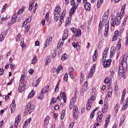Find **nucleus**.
I'll use <instances>...</instances> for the list:
<instances>
[{"label": "nucleus", "mask_w": 128, "mask_h": 128, "mask_svg": "<svg viewBox=\"0 0 128 128\" xmlns=\"http://www.w3.org/2000/svg\"><path fill=\"white\" fill-rule=\"evenodd\" d=\"M122 17L120 16H116L115 18H112L110 21V24L114 28L116 26H118L120 24V18Z\"/></svg>", "instance_id": "1"}, {"label": "nucleus", "mask_w": 128, "mask_h": 128, "mask_svg": "<svg viewBox=\"0 0 128 128\" xmlns=\"http://www.w3.org/2000/svg\"><path fill=\"white\" fill-rule=\"evenodd\" d=\"M34 108L32 106V102H29L26 108L24 116H26L28 112L30 114H32V112H34Z\"/></svg>", "instance_id": "2"}, {"label": "nucleus", "mask_w": 128, "mask_h": 128, "mask_svg": "<svg viewBox=\"0 0 128 128\" xmlns=\"http://www.w3.org/2000/svg\"><path fill=\"white\" fill-rule=\"evenodd\" d=\"M50 90H48V86H47L46 87H44L42 88L40 94L38 97V100H42L44 98V94L45 92H48Z\"/></svg>", "instance_id": "3"}, {"label": "nucleus", "mask_w": 128, "mask_h": 128, "mask_svg": "<svg viewBox=\"0 0 128 128\" xmlns=\"http://www.w3.org/2000/svg\"><path fill=\"white\" fill-rule=\"evenodd\" d=\"M80 112H78V108L76 106H74L73 107V116L74 120H78V118Z\"/></svg>", "instance_id": "4"}, {"label": "nucleus", "mask_w": 128, "mask_h": 128, "mask_svg": "<svg viewBox=\"0 0 128 128\" xmlns=\"http://www.w3.org/2000/svg\"><path fill=\"white\" fill-rule=\"evenodd\" d=\"M26 82H22L19 84V86L18 88V92H22L24 89L26 88Z\"/></svg>", "instance_id": "5"}, {"label": "nucleus", "mask_w": 128, "mask_h": 128, "mask_svg": "<svg viewBox=\"0 0 128 128\" xmlns=\"http://www.w3.org/2000/svg\"><path fill=\"white\" fill-rule=\"evenodd\" d=\"M72 32L75 34L76 38H80L82 36V30L80 29L76 30L74 28H70Z\"/></svg>", "instance_id": "6"}, {"label": "nucleus", "mask_w": 128, "mask_h": 128, "mask_svg": "<svg viewBox=\"0 0 128 128\" xmlns=\"http://www.w3.org/2000/svg\"><path fill=\"white\" fill-rule=\"evenodd\" d=\"M97 114L96 121L98 122L99 124H100L102 122V118H104V114H102V113L100 111L98 112Z\"/></svg>", "instance_id": "7"}, {"label": "nucleus", "mask_w": 128, "mask_h": 128, "mask_svg": "<svg viewBox=\"0 0 128 128\" xmlns=\"http://www.w3.org/2000/svg\"><path fill=\"white\" fill-rule=\"evenodd\" d=\"M112 64V60L109 59L106 60V58H104V62L103 64L104 68H108Z\"/></svg>", "instance_id": "8"}, {"label": "nucleus", "mask_w": 128, "mask_h": 128, "mask_svg": "<svg viewBox=\"0 0 128 128\" xmlns=\"http://www.w3.org/2000/svg\"><path fill=\"white\" fill-rule=\"evenodd\" d=\"M108 16L106 15V13L104 14V16L102 17L103 21L100 22L98 28H102V26H104V24L106 22V20H108Z\"/></svg>", "instance_id": "9"}, {"label": "nucleus", "mask_w": 128, "mask_h": 128, "mask_svg": "<svg viewBox=\"0 0 128 128\" xmlns=\"http://www.w3.org/2000/svg\"><path fill=\"white\" fill-rule=\"evenodd\" d=\"M60 16V6H57L55 8L54 16Z\"/></svg>", "instance_id": "10"}, {"label": "nucleus", "mask_w": 128, "mask_h": 128, "mask_svg": "<svg viewBox=\"0 0 128 128\" xmlns=\"http://www.w3.org/2000/svg\"><path fill=\"white\" fill-rule=\"evenodd\" d=\"M128 54H125L123 56V59H122V65L123 64L125 68H126V64H128Z\"/></svg>", "instance_id": "11"}, {"label": "nucleus", "mask_w": 128, "mask_h": 128, "mask_svg": "<svg viewBox=\"0 0 128 128\" xmlns=\"http://www.w3.org/2000/svg\"><path fill=\"white\" fill-rule=\"evenodd\" d=\"M10 110L12 114L16 111V100H13L12 104L10 105Z\"/></svg>", "instance_id": "12"}, {"label": "nucleus", "mask_w": 128, "mask_h": 128, "mask_svg": "<svg viewBox=\"0 0 128 128\" xmlns=\"http://www.w3.org/2000/svg\"><path fill=\"white\" fill-rule=\"evenodd\" d=\"M72 8L70 9V14H74V12H76V8H78V5H76V2H74V4H72Z\"/></svg>", "instance_id": "13"}, {"label": "nucleus", "mask_w": 128, "mask_h": 128, "mask_svg": "<svg viewBox=\"0 0 128 128\" xmlns=\"http://www.w3.org/2000/svg\"><path fill=\"white\" fill-rule=\"evenodd\" d=\"M108 28H110V24L108 22H107L105 24V32H104V36H108Z\"/></svg>", "instance_id": "14"}, {"label": "nucleus", "mask_w": 128, "mask_h": 128, "mask_svg": "<svg viewBox=\"0 0 128 128\" xmlns=\"http://www.w3.org/2000/svg\"><path fill=\"white\" fill-rule=\"evenodd\" d=\"M88 82H85L83 85V88L82 90L81 94H84V92L88 88Z\"/></svg>", "instance_id": "15"}, {"label": "nucleus", "mask_w": 128, "mask_h": 128, "mask_svg": "<svg viewBox=\"0 0 128 128\" xmlns=\"http://www.w3.org/2000/svg\"><path fill=\"white\" fill-rule=\"evenodd\" d=\"M52 38L50 36H49L48 38L46 41V42L44 44V48H46L50 46V44L52 42Z\"/></svg>", "instance_id": "16"}, {"label": "nucleus", "mask_w": 128, "mask_h": 128, "mask_svg": "<svg viewBox=\"0 0 128 128\" xmlns=\"http://www.w3.org/2000/svg\"><path fill=\"white\" fill-rule=\"evenodd\" d=\"M96 92L94 91H92L91 96L89 98L90 102H94V100H96Z\"/></svg>", "instance_id": "17"}, {"label": "nucleus", "mask_w": 128, "mask_h": 128, "mask_svg": "<svg viewBox=\"0 0 128 128\" xmlns=\"http://www.w3.org/2000/svg\"><path fill=\"white\" fill-rule=\"evenodd\" d=\"M60 98L64 100V102H66V93L64 92H62L60 94Z\"/></svg>", "instance_id": "18"}, {"label": "nucleus", "mask_w": 128, "mask_h": 128, "mask_svg": "<svg viewBox=\"0 0 128 128\" xmlns=\"http://www.w3.org/2000/svg\"><path fill=\"white\" fill-rule=\"evenodd\" d=\"M92 103L91 102H90V99L88 100L87 101V104L86 105V108L88 110H90L92 108Z\"/></svg>", "instance_id": "19"}, {"label": "nucleus", "mask_w": 128, "mask_h": 128, "mask_svg": "<svg viewBox=\"0 0 128 128\" xmlns=\"http://www.w3.org/2000/svg\"><path fill=\"white\" fill-rule=\"evenodd\" d=\"M108 48H106L105 50L103 52V59L102 60L104 62V58H106V56L108 55Z\"/></svg>", "instance_id": "20"}, {"label": "nucleus", "mask_w": 128, "mask_h": 128, "mask_svg": "<svg viewBox=\"0 0 128 128\" xmlns=\"http://www.w3.org/2000/svg\"><path fill=\"white\" fill-rule=\"evenodd\" d=\"M84 8L88 12H90V4L86 2L84 4Z\"/></svg>", "instance_id": "21"}, {"label": "nucleus", "mask_w": 128, "mask_h": 128, "mask_svg": "<svg viewBox=\"0 0 128 128\" xmlns=\"http://www.w3.org/2000/svg\"><path fill=\"white\" fill-rule=\"evenodd\" d=\"M93 62H96L98 60V50H96L94 51V54L92 56Z\"/></svg>", "instance_id": "22"}, {"label": "nucleus", "mask_w": 128, "mask_h": 128, "mask_svg": "<svg viewBox=\"0 0 128 128\" xmlns=\"http://www.w3.org/2000/svg\"><path fill=\"white\" fill-rule=\"evenodd\" d=\"M126 89H124L123 92H122V100L120 102V104H122V102H124V96H126Z\"/></svg>", "instance_id": "23"}, {"label": "nucleus", "mask_w": 128, "mask_h": 128, "mask_svg": "<svg viewBox=\"0 0 128 128\" xmlns=\"http://www.w3.org/2000/svg\"><path fill=\"white\" fill-rule=\"evenodd\" d=\"M124 104V106L122 107V110H124L126 108H128V98L125 100Z\"/></svg>", "instance_id": "24"}, {"label": "nucleus", "mask_w": 128, "mask_h": 128, "mask_svg": "<svg viewBox=\"0 0 128 128\" xmlns=\"http://www.w3.org/2000/svg\"><path fill=\"white\" fill-rule=\"evenodd\" d=\"M112 82V78H110L107 77L105 78L104 80V84H108V85L110 86V82Z\"/></svg>", "instance_id": "25"}, {"label": "nucleus", "mask_w": 128, "mask_h": 128, "mask_svg": "<svg viewBox=\"0 0 128 128\" xmlns=\"http://www.w3.org/2000/svg\"><path fill=\"white\" fill-rule=\"evenodd\" d=\"M30 122H32V118L26 120L24 124L23 125V128H26V126H28V124Z\"/></svg>", "instance_id": "26"}, {"label": "nucleus", "mask_w": 128, "mask_h": 128, "mask_svg": "<svg viewBox=\"0 0 128 128\" xmlns=\"http://www.w3.org/2000/svg\"><path fill=\"white\" fill-rule=\"evenodd\" d=\"M108 109V106L106 104H104V106L103 108L102 109V112L104 114H106V110Z\"/></svg>", "instance_id": "27"}, {"label": "nucleus", "mask_w": 128, "mask_h": 128, "mask_svg": "<svg viewBox=\"0 0 128 128\" xmlns=\"http://www.w3.org/2000/svg\"><path fill=\"white\" fill-rule=\"evenodd\" d=\"M18 18V17L16 16H15L14 15L12 16V20H11V22L12 24H14L16 22V19Z\"/></svg>", "instance_id": "28"}, {"label": "nucleus", "mask_w": 128, "mask_h": 128, "mask_svg": "<svg viewBox=\"0 0 128 128\" xmlns=\"http://www.w3.org/2000/svg\"><path fill=\"white\" fill-rule=\"evenodd\" d=\"M34 91L32 90L30 94H28V98H34Z\"/></svg>", "instance_id": "29"}, {"label": "nucleus", "mask_w": 128, "mask_h": 128, "mask_svg": "<svg viewBox=\"0 0 128 128\" xmlns=\"http://www.w3.org/2000/svg\"><path fill=\"white\" fill-rule=\"evenodd\" d=\"M40 78H38V80H36L34 82L33 84H35V88H36L38 86V84H40Z\"/></svg>", "instance_id": "30"}, {"label": "nucleus", "mask_w": 128, "mask_h": 128, "mask_svg": "<svg viewBox=\"0 0 128 128\" xmlns=\"http://www.w3.org/2000/svg\"><path fill=\"white\" fill-rule=\"evenodd\" d=\"M120 109V104H117L114 108V114H118V110Z\"/></svg>", "instance_id": "31"}, {"label": "nucleus", "mask_w": 128, "mask_h": 128, "mask_svg": "<svg viewBox=\"0 0 128 128\" xmlns=\"http://www.w3.org/2000/svg\"><path fill=\"white\" fill-rule=\"evenodd\" d=\"M94 72L92 71V69L90 70L88 74V78H92V76H94Z\"/></svg>", "instance_id": "32"}, {"label": "nucleus", "mask_w": 128, "mask_h": 128, "mask_svg": "<svg viewBox=\"0 0 128 128\" xmlns=\"http://www.w3.org/2000/svg\"><path fill=\"white\" fill-rule=\"evenodd\" d=\"M64 116H66V110H62L61 112V116H60L61 120H64Z\"/></svg>", "instance_id": "33"}, {"label": "nucleus", "mask_w": 128, "mask_h": 128, "mask_svg": "<svg viewBox=\"0 0 128 128\" xmlns=\"http://www.w3.org/2000/svg\"><path fill=\"white\" fill-rule=\"evenodd\" d=\"M34 0H32L29 6V10H32V6H34Z\"/></svg>", "instance_id": "34"}, {"label": "nucleus", "mask_w": 128, "mask_h": 128, "mask_svg": "<svg viewBox=\"0 0 128 128\" xmlns=\"http://www.w3.org/2000/svg\"><path fill=\"white\" fill-rule=\"evenodd\" d=\"M26 8V6H22L20 9L19 10L18 12V14H22V12H24V10Z\"/></svg>", "instance_id": "35"}, {"label": "nucleus", "mask_w": 128, "mask_h": 128, "mask_svg": "<svg viewBox=\"0 0 128 128\" xmlns=\"http://www.w3.org/2000/svg\"><path fill=\"white\" fill-rule=\"evenodd\" d=\"M48 120H50V117L47 116L44 120V124H48Z\"/></svg>", "instance_id": "36"}, {"label": "nucleus", "mask_w": 128, "mask_h": 128, "mask_svg": "<svg viewBox=\"0 0 128 128\" xmlns=\"http://www.w3.org/2000/svg\"><path fill=\"white\" fill-rule=\"evenodd\" d=\"M62 44H64V42H62V40H60L59 42L58 43V44L57 46V48H60Z\"/></svg>", "instance_id": "37"}, {"label": "nucleus", "mask_w": 128, "mask_h": 128, "mask_svg": "<svg viewBox=\"0 0 128 128\" xmlns=\"http://www.w3.org/2000/svg\"><path fill=\"white\" fill-rule=\"evenodd\" d=\"M124 117L122 116L120 119V123L119 126H122L124 122Z\"/></svg>", "instance_id": "38"}, {"label": "nucleus", "mask_w": 128, "mask_h": 128, "mask_svg": "<svg viewBox=\"0 0 128 128\" xmlns=\"http://www.w3.org/2000/svg\"><path fill=\"white\" fill-rule=\"evenodd\" d=\"M68 58V56L66 54H64L62 55V60H66Z\"/></svg>", "instance_id": "39"}, {"label": "nucleus", "mask_w": 128, "mask_h": 128, "mask_svg": "<svg viewBox=\"0 0 128 128\" xmlns=\"http://www.w3.org/2000/svg\"><path fill=\"white\" fill-rule=\"evenodd\" d=\"M72 46L74 48H80V45H78V42H72Z\"/></svg>", "instance_id": "40"}, {"label": "nucleus", "mask_w": 128, "mask_h": 128, "mask_svg": "<svg viewBox=\"0 0 128 128\" xmlns=\"http://www.w3.org/2000/svg\"><path fill=\"white\" fill-rule=\"evenodd\" d=\"M38 62V58H36V56H34V58L32 60V64H34L36 62Z\"/></svg>", "instance_id": "41"}, {"label": "nucleus", "mask_w": 128, "mask_h": 128, "mask_svg": "<svg viewBox=\"0 0 128 128\" xmlns=\"http://www.w3.org/2000/svg\"><path fill=\"white\" fill-rule=\"evenodd\" d=\"M30 28V25L28 24L25 27L24 32H28V30Z\"/></svg>", "instance_id": "42"}, {"label": "nucleus", "mask_w": 128, "mask_h": 128, "mask_svg": "<svg viewBox=\"0 0 128 128\" xmlns=\"http://www.w3.org/2000/svg\"><path fill=\"white\" fill-rule=\"evenodd\" d=\"M68 74H65L64 76V82H68Z\"/></svg>", "instance_id": "43"}, {"label": "nucleus", "mask_w": 128, "mask_h": 128, "mask_svg": "<svg viewBox=\"0 0 128 128\" xmlns=\"http://www.w3.org/2000/svg\"><path fill=\"white\" fill-rule=\"evenodd\" d=\"M70 22H72V20H70V18L68 19V20H66V26H68L69 24H70Z\"/></svg>", "instance_id": "44"}, {"label": "nucleus", "mask_w": 128, "mask_h": 128, "mask_svg": "<svg viewBox=\"0 0 128 128\" xmlns=\"http://www.w3.org/2000/svg\"><path fill=\"white\" fill-rule=\"evenodd\" d=\"M110 78H112L114 77V70H110Z\"/></svg>", "instance_id": "45"}, {"label": "nucleus", "mask_w": 128, "mask_h": 128, "mask_svg": "<svg viewBox=\"0 0 128 128\" xmlns=\"http://www.w3.org/2000/svg\"><path fill=\"white\" fill-rule=\"evenodd\" d=\"M16 42H18V40H20V34H18V36H16Z\"/></svg>", "instance_id": "46"}, {"label": "nucleus", "mask_w": 128, "mask_h": 128, "mask_svg": "<svg viewBox=\"0 0 128 128\" xmlns=\"http://www.w3.org/2000/svg\"><path fill=\"white\" fill-rule=\"evenodd\" d=\"M24 78H25L24 74H22L20 80V82H24Z\"/></svg>", "instance_id": "47"}, {"label": "nucleus", "mask_w": 128, "mask_h": 128, "mask_svg": "<svg viewBox=\"0 0 128 128\" xmlns=\"http://www.w3.org/2000/svg\"><path fill=\"white\" fill-rule=\"evenodd\" d=\"M16 122H20V116L18 115L17 116V117L16 118Z\"/></svg>", "instance_id": "48"}, {"label": "nucleus", "mask_w": 128, "mask_h": 128, "mask_svg": "<svg viewBox=\"0 0 128 128\" xmlns=\"http://www.w3.org/2000/svg\"><path fill=\"white\" fill-rule=\"evenodd\" d=\"M62 69V65H59L58 67V69H57V72H60V70Z\"/></svg>", "instance_id": "49"}, {"label": "nucleus", "mask_w": 128, "mask_h": 128, "mask_svg": "<svg viewBox=\"0 0 128 128\" xmlns=\"http://www.w3.org/2000/svg\"><path fill=\"white\" fill-rule=\"evenodd\" d=\"M74 103L72 102H71L69 106L70 110H72V108L74 107Z\"/></svg>", "instance_id": "50"}, {"label": "nucleus", "mask_w": 128, "mask_h": 128, "mask_svg": "<svg viewBox=\"0 0 128 128\" xmlns=\"http://www.w3.org/2000/svg\"><path fill=\"white\" fill-rule=\"evenodd\" d=\"M6 8H8V4H5L2 10V12H4L6 10Z\"/></svg>", "instance_id": "51"}, {"label": "nucleus", "mask_w": 128, "mask_h": 128, "mask_svg": "<svg viewBox=\"0 0 128 128\" xmlns=\"http://www.w3.org/2000/svg\"><path fill=\"white\" fill-rule=\"evenodd\" d=\"M50 62V58H47V59L46 60V62H45V66H48V64L49 62Z\"/></svg>", "instance_id": "52"}, {"label": "nucleus", "mask_w": 128, "mask_h": 128, "mask_svg": "<svg viewBox=\"0 0 128 128\" xmlns=\"http://www.w3.org/2000/svg\"><path fill=\"white\" fill-rule=\"evenodd\" d=\"M64 16H66V10H64L62 13L61 18H64Z\"/></svg>", "instance_id": "53"}, {"label": "nucleus", "mask_w": 128, "mask_h": 128, "mask_svg": "<svg viewBox=\"0 0 128 128\" xmlns=\"http://www.w3.org/2000/svg\"><path fill=\"white\" fill-rule=\"evenodd\" d=\"M108 92H112V86H110V84L109 85V87L108 88Z\"/></svg>", "instance_id": "54"}, {"label": "nucleus", "mask_w": 128, "mask_h": 128, "mask_svg": "<svg viewBox=\"0 0 128 128\" xmlns=\"http://www.w3.org/2000/svg\"><path fill=\"white\" fill-rule=\"evenodd\" d=\"M128 16L126 17V18H125L124 19V22H122L123 26L126 25V21L128 20Z\"/></svg>", "instance_id": "55"}, {"label": "nucleus", "mask_w": 128, "mask_h": 128, "mask_svg": "<svg viewBox=\"0 0 128 128\" xmlns=\"http://www.w3.org/2000/svg\"><path fill=\"white\" fill-rule=\"evenodd\" d=\"M76 95H74V96L72 98V99L71 100V102H76Z\"/></svg>", "instance_id": "56"}, {"label": "nucleus", "mask_w": 128, "mask_h": 128, "mask_svg": "<svg viewBox=\"0 0 128 128\" xmlns=\"http://www.w3.org/2000/svg\"><path fill=\"white\" fill-rule=\"evenodd\" d=\"M4 33H2L1 35L0 36V42L2 40H4Z\"/></svg>", "instance_id": "57"}, {"label": "nucleus", "mask_w": 128, "mask_h": 128, "mask_svg": "<svg viewBox=\"0 0 128 128\" xmlns=\"http://www.w3.org/2000/svg\"><path fill=\"white\" fill-rule=\"evenodd\" d=\"M112 92H108V94H107V96L109 98H112Z\"/></svg>", "instance_id": "58"}, {"label": "nucleus", "mask_w": 128, "mask_h": 128, "mask_svg": "<svg viewBox=\"0 0 128 128\" xmlns=\"http://www.w3.org/2000/svg\"><path fill=\"white\" fill-rule=\"evenodd\" d=\"M4 72V70L3 68H0V75L2 76Z\"/></svg>", "instance_id": "59"}, {"label": "nucleus", "mask_w": 128, "mask_h": 128, "mask_svg": "<svg viewBox=\"0 0 128 128\" xmlns=\"http://www.w3.org/2000/svg\"><path fill=\"white\" fill-rule=\"evenodd\" d=\"M69 74H70V78H72V80H74V74H72L70 72H69Z\"/></svg>", "instance_id": "60"}, {"label": "nucleus", "mask_w": 128, "mask_h": 128, "mask_svg": "<svg viewBox=\"0 0 128 128\" xmlns=\"http://www.w3.org/2000/svg\"><path fill=\"white\" fill-rule=\"evenodd\" d=\"M56 98H52L51 100V102L52 104H56Z\"/></svg>", "instance_id": "61"}, {"label": "nucleus", "mask_w": 128, "mask_h": 128, "mask_svg": "<svg viewBox=\"0 0 128 128\" xmlns=\"http://www.w3.org/2000/svg\"><path fill=\"white\" fill-rule=\"evenodd\" d=\"M94 112H92L90 115V118H94Z\"/></svg>", "instance_id": "62"}, {"label": "nucleus", "mask_w": 128, "mask_h": 128, "mask_svg": "<svg viewBox=\"0 0 128 128\" xmlns=\"http://www.w3.org/2000/svg\"><path fill=\"white\" fill-rule=\"evenodd\" d=\"M20 122H18V121H15V124H14V128H18V123Z\"/></svg>", "instance_id": "63"}, {"label": "nucleus", "mask_w": 128, "mask_h": 128, "mask_svg": "<svg viewBox=\"0 0 128 128\" xmlns=\"http://www.w3.org/2000/svg\"><path fill=\"white\" fill-rule=\"evenodd\" d=\"M74 68L70 67V68H69L70 72V74H72V72H74Z\"/></svg>", "instance_id": "64"}]
</instances>
